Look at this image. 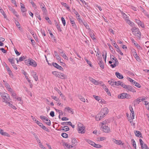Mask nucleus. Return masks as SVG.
<instances>
[{
	"label": "nucleus",
	"mask_w": 149,
	"mask_h": 149,
	"mask_svg": "<svg viewBox=\"0 0 149 149\" xmlns=\"http://www.w3.org/2000/svg\"><path fill=\"white\" fill-rule=\"evenodd\" d=\"M52 74L55 75L56 77L62 79H64L65 78V76L63 73L58 72L54 71L52 72Z\"/></svg>",
	"instance_id": "nucleus-4"
},
{
	"label": "nucleus",
	"mask_w": 149,
	"mask_h": 149,
	"mask_svg": "<svg viewBox=\"0 0 149 149\" xmlns=\"http://www.w3.org/2000/svg\"><path fill=\"white\" fill-rule=\"evenodd\" d=\"M108 83L112 86H113L115 84V82L111 81H109Z\"/></svg>",
	"instance_id": "nucleus-56"
},
{
	"label": "nucleus",
	"mask_w": 149,
	"mask_h": 149,
	"mask_svg": "<svg viewBox=\"0 0 149 149\" xmlns=\"http://www.w3.org/2000/svg\"><path fill=\"white\" fill-rule=\"evenodd\" d=\"M29 65L33 67H36L37 66V64L36 62L35 61L32 59H31Z\"/></svg>",
	"instance_id": "nucleus-12"
},
{
	"label": "nucleus",
	"mask_w": 149,
	"mask_h": 149,
	"mask_svg": "<svg viewBox=\"0 0 149 149\" xmlns=\"http://www.w3.org/2000/svg\"><path fill=\"white\" fill-rule=\"evenodd\" d=\"M89 79L95 85H97L99 84V83L97 81L91 77H89Z\"/></svg>",
	"instance_id": "nucleus-18"
},
{
	"label": "nucleus",
	"mask_w": 149,
	"mask_h": 149,
	"mask_svg": "<svg viewBox=\"0 0 149 149\" xmlns=\"http://www.w3.org/2000/svg\"><path fill=\"white\" fill-rule=\"evenodd\" d=\"M134 85L139 88L141 87V86L140 84L139 83H137L136 82Z\"/></svg>",
	"instance_id": "nucleus-63"
},
{
	"label": "nucleus",
	"mask_w": 149,
	"mask_h": 149,
	"mask_svg": "<svg viewBox=\"0 0 149 149\" xmlns=\"http://www.w3.org/2000/svg\"><path fill=\"white\" fill-rule=\"evenodd\" d=\"M8 60L9 62L11 63L12 65L15 63V61L14 60L13 58H8Z\"/></svg>",
	"instance_id": "nucleus-32"
},
{
	"label": "nucleus",
	"mask_w": 149,
	"mask_h": 149,
	"mask_svg": "<svg viewBox=\"0 0 149 149\" xmlns=\"http://www.w3.org/2000/svg\"><path fill=\"white\" fill-rule=\"evenodd\" d=\"M61 4L64 6L67 9H69V7L68 6V5L65 3H64L63 2H61Z\"/></svg>",
	"instance_id": "nucleus-37"
},
{
	"label": "nucleus",
	"mask_w": 149,
	"mask_h": 149,
	"mask_svg": "<svg viewBox=\"0 0 149 149\" xmlns=\"http://www.w3.org/2000/svg\"><path fill=\"white\" fill-rule=\"evenodd\" d=\"M32 76L34 79L36 81L38 80V78L37 75L36 74V72H34L33 71H32L31 72Z\"/></svg>",
	"instance_id": "nucleus-17"
},
{
	"label": "nucleus",
	"mask_w": 149,
	"mask_h": 149,
	"mask_svg": "<svg viewBox=\"0 0 149 149\" xmlns=\"http://www.w3.org/2000/svg\"><path fill=\"white\" fill-rule=\"evenodd\" d=\"M93 97L95 99L99 102H101L102 101V100L100 99V97L98 96H96L95 95H93Z\"/></svg>",
	"instance_id": "nucleus-33"
},
{
	"label": "nucleus",
	"mask_w": 149,
	"mask_h": 149,
	"mask_svg": "<svg viewBox=\"0 0 149 149\" xmlns=\"http://www.w3.org/2000/svg\"><path fill=\"white\" fill-rule=\"evenodd\" d=\"M40 5L42 11L45 13L47 11V10L45 5L43 3H40Z\"/></svg>",
	"instance_id": "nucleus-13"
},
{
	"label": "nucleus",
	"mask_w": 149,
	"mask_h": 149,
	"mask_svg": "<svg viewBox=\"0 0 149 149\" xmlns=\"http://www.w3.org/2000/svg\"><path fill=\"white\" fill-rule=\"evenodd\" d=\"M139 140L141 149H149L146 144L144 143L143 142L141 139H140Z\"/></svg>",
	"instance_id": "nucleus-7"
},
{
	"label": "nucleus",
	"mask_w": 149,
	"mask_h": 149,
	"mask_svg": "<svg viewBox=\"0 0 149 149\" xmlns=\"http://www.w3.org/2000/svg\"><path fill=\"white\" fill-rule=\"evenodd\" d=\"M57 29H58V30L59 31H61L62 30L61 29V28L60 27L59 25L58 24V25L56 26Z\"/></svg>",
	"instance_id": "nucleus-61"
},
{
	"label": "nucleus",
	"mask_w": 149,
	"mask_h": 149,
	"mask_svg": "<svg viewBox=\"0 0 149 149\" xmlns=\"http://www.w3.org/2000/svg\"><path fill=\"white\" fill-rule=\"evenodd\" d=\"M84 59L87 62V64H88L90 67H92V66L91 63V62L90 61H88L86 57L84 58Z\"/></svg>",
	"instance_id": "nucleus-34"
},
{
	"label": "nucleus",
	"mask_w": 149,
	"mask_h": 149,
	"mask_svg": "<svg viewBox=\"0 0 149 149\" xmlns=\"http://www.w3.org/2000/svg\"><path fill=\"white\" fill-rule=\"evenodd\" d=\"M0 95L1 97H8V94L5 93H1Z\"/></svg>",
	"instance_id": "nucleus-29"
},
{
	"label": "nucleus",
	"mask_w": 149,
	"mask_h": 149,
	"mask_svg": "<svg viewBox=\"0 0 149 149\" xmlns=\"http://www.w3.org/2000/svg\"><path fill=\"white\" fill-rule=\"evenodd\" d=\"M69 19L70 20V22L71 24L72 25V26L74 27H77L76 26V25L75 22H74V20L75 19L73 18L69 17Z\"/></svg>",
	"instance_id": "nucleus-19"
},
{
	"label": "nucleus",
	"mask_w": 149,
	"mask_h": 149,
	"mask_svg": "<svg viewBox=\"0 0 149 149\" xmlns=\"http://www.w3.org/2000/svg\"><path fill=\"white\" fill-rule=\"evenodd\" d=\"M51 97L54 100H55L56 101H58V98H57V97L56 96H52Z\"/></svg>",
	"instance_id": "nucleus-57"
},
{
	"label": "nucleus",
	"mask_w": 149,
	"mask_h": 149,
	"mask_svg": "<svg viewBox=\"0 0 149 149\" xmlns=\"http://www.w3.org/2000/svg\"><path fill=\"white\" fill-rule=\"evenodd\" d=\"M77 20L78 21L79 23L80 24H81V23H83V21L79 17H77Z\"/></svg>",
	"instance_id": "nucleus-50"
},
{
	"label": "nucleus",
	"mask_w": 149,
	"mask_h": 149,
	"mask_svg": "<svg viewBox=\"0 0 149 149\" xmlns=\"http://www.w3.org/2000/svg\"><path fill=\"white\" fill-rule=\"evenodd\" d=\"M118 98L119 99L126 98L128 99L131 98V96L127 93H123L118 95Z\"/></svg>",
	"instance_id": "nucleus-5"
},
{
	"label": "nucleus",
	"mask_w": 149,
	"mask_h": 149,
	"mask_svg": "<svg viewBox=\"0 0 149 149\" xmlns=\"http://www.w3.org/2000/svg\"><path fill=\"white\" fill-rule=\"evenodd\" d=\"M131 142H132V144L134 148V149H136V145L134 140L133 139H132Z\"/></svg>",
	"instance_id": "nucleus-30"
},
{
	"label": "nucleus",
	"mask_w": 149,
	"mask_h": 149,
	"mask_svg": "<svg viewBox=\"0 0 149 149\" xmlns=\"http://www.w3.org/2000/svg\"><path fill=\"white\" fill-rule=\"evenodd\" d=\"M56 112H58L59 114L60 115H63V112L62 111L60 110H59L57 109H55Z\"/></svg>",
	"instance_id": "nucleus-53"
},
{
	"label": "nucleus",
	"mask_w": 149,
	"mask_h": 149,
	"mask_svg": "<svg viewBox=\"0 0 149 149\" xmlns=\"http://www.w3.org/2000/svg\"><path fill=\"white\" fill-rule=\"evenodd\" d=\"M16 99H17V100L19 101H20V102H19L20 103L22 104L23 103V101L22 100V99L21 97H17V98H16Z\"/></svg>",
	"instance_id": "nucleus-60"
},
{
	"label": "nucleus",
	"mask_w": 149,
	"mask_h": 149,
	"mask_svg": "<svg viewBox=\"0 0 149 149\" xmlns=\"http://www.w3.org/2000/svg\"><path fill=\"white\" fill-rule=\"evenodd\" d=\"M82 23L87 29H89V26L86 22H83Z\"/></svg>",
	"instance_id": "nucleus-45"
},
{
	"label": "nucleus",
	"mask_w": 149,
	"mask_h": 149,
	"mask_svg": "<svg viewBox=\"0 0 149 149\" xmlns=\"http://www.w3.org/2000/svg\"><path fill=\"white\" fill-rule=\"evenodd\" d=\"M134 56L137 61H139L140 60V58L138 54L134 55Z\"/></svg>",
	"instance_id": "nucleus-58"
},
{
	"label": "nucleus",
	"mask_w": 149,
	"mask_h": 149,
	"mask_svg": "<svg viewBox=\"0 0 149 149\" xmlns=\"http://www.w3.org/2000/svg\"><path fill=\"white\" fill-rule=\"evenodd\" d=\"M104 91L107 92V94L109 96H111V93L110 92L109 89L107 88H106V89H105Z\"/></svg>",
	"instance_id": "nucleus-43"
},
{
	"label": "nucleus",
	"mask_w": 149,
	"mask_h": 149,
	"mask_svg": "<svg viewBox=\"0 0 149 149\" xmlns=\"http://www.w3.org/2000/svg\"><path fill=\"white\" fill-rule=\"evenodd\" d=\"M54 89L61 96H62V95H63L61 93V92L60 91V90L57 88H54Z\"/></svg>",
	"instance_id": "nucleus-31"
},
{
	"label": "nucleus",
	"mask_w": 149,
	"mask_h": 149,
	"mask_svg": "<svg viewBox=\"0 0 149 149\" xmlns=\"http://www.w3.org/2000/svg\"><path fill=\"white\" fill-rule=\"evenodd\" d=\"M116 75L118 78L120 79H122L123 78V75L119 73L118 72H116L115 73Z\"/></svg>",
	"instance_id": "nucleus-22"
},
{
	"label": "nucleus",
	"mask_w": 149,
	"mask_h": 149,
	"mask_svg": "<svg viewBox=\"0 0 149 149\" xmlns=\"http://www.w3.org/2000/svg\"><path fill=\"white\" fill-rule=\"evenodd\" d=\"M61 19L63 25L65 26V21L64 18L63 17H62Z\"/></svg>",
	"instance_id": "nucleus-51"
},
{
	"label": "nucleus",
	"mask_w": 149,
	"mask_h": 149,
	"mask_svg": "<svg viewBox=\"0 0 149 149\" xmlns=\"http://www.w3.org/2000/svg\"><path fill=\"white\" fill-rule=\"evenodd\" d=\"M4 84L6 88L8 91L10 92H12V89H11L10 85L7 82H5V83H4Z\"/></svg>",
	"instance_id": "nucleus-14"
},
{
	"label": "nucleus",
	"mask_w": 149,
	"mask_h": 149,
	"mask_svg": "<svg viewBox=\"0 0 149 149\" xmlns=\"http://www.w3.org/2000/svg\"><path fill=\"white\" fill-rule=\"evenodd\" d=\"M109 112V110L107 107H104L102 109L99 114L96 117L97 120H100L106 116Z\"/></svg>",
	"instance_id": "nucleus-1"
},
{
	"label": "nucleus",
	"mask_w": 149,
	"mask_h": 149,
	"mask_svg": "<svg viewBox=\"0 0 149 149\" xmlns=\"http://www.w3.org/2000/svg\"><path fill=\"white\" fill-rule=\"evenodd\" d=\"M135 46H136L137 48L138 49H142V48L137 43L135 44Z\"/></svg>",
	"instance_id": "nucleus-64"
},
{
	"label": "nucleus",
	"mask_w": 149,
	"mask_h": 149,
	"mask_svg": "<svg viewBox=\"0 0 149 149\" xmlns=\"http://www.w3.org/2000/svg\"><path fill=\"white\" fill-rule=\"evenodd\" d=\"M93 146L97 148H101L102 147L101 145L99 144H96L95 143V144Z\"/></svg>",
	"instance_id": "nucleus-41"
},
{
	"label": "nucleus",
	"mask_w": 149,
	"mask_h": 149,
	"mask_svg": "<svg viewBox=\"0 0 149 149\" xmlns=\"http://www.w3.org/2000/svg\"><path fill=\"white\" fill-rule=\"evenodd\" d=\"M52 65L55 68H56L58 69L61 71H63V68L61 66L59 65L58 64L56 63H52Z\"/></svg>",
	"instance_id": "nucleus-11"
},
{
	"label": "nucleus",
	"mask_w": 149,
	"mask_h": 149,
	"mask_svg": "<svg viewBox=\"0 0 149 149\" xmlns=\"http://www.w3.org/2000/svg\"><path fill=\"white\" fill-rule=\"evenodd\" d=\"M71 144L73 146L76 145L77 142L76 139L75 138H73L72 139Z\"/></svg>",
	"instance_id": "nucleus-28"
},
{
	"label": "nucleus",
	"mask_w": 149,
	"mask_h": 149,
	"mask_svg": "<svg viewBox=\"0 0 149 149\" xmlns=\"http://www.w3.org/2000/svg\"><path fill=\"white\" fill-rule=\"evenodd\" d=\"M102 130L104 132L106 133H108L110 132V129L109 127L107 126H103L102 127Z\"/></svg>",
	"instance_id": "nucleus-9"
},
{
	"label": "nucleus",
	"mask_w": 149,
	"mask_h": 149,
	"mask_svg": "<svg viewBox=\"0 0 149 149\" xmlns=\"http://www.w3.org/2000/svg\"><path fill=\"white\" fill-rule=\"evenodd\" d=\"M112 141L113 142L118 145H120L122 143V141L120 140H117L114 139H113Z\"/></svg>",
	"instance_id": "nucleus-27"
},
{
	"label": "nucleus",
	"mask_w": 149,
	"mask_h": 149,
	"mask_svg": "<svg viewBox=\"0 0 149 149\" xmlns=\"http://www.w3.org/2000/svg\"><path fill=\"white\" fill-rule=\"evenodd\" d=\"M31 58L27 60H26L25 61V63L26 65H29L30 62V60Z\"/></svg>",
	"instance_id": "nucleus-39"
},
{
	"label": "nucleus",
	"mask_w": 149,
	"mask_h": 149,
	"mask_svg": "<svg viewBox=\"0 0 149 149\" xmlns=\"http://www.w3.org/2000/svg\"><path fill=\"white\" fill-rule=\"evenodd\" d=\"M42 129H43L44 130H45L47 132H49V130L48 129V128H47L46 127H45V126H44V125H43V126L42 127Z\"/></svg>",
	"instance_id": "nucleus-49"
},
{
	"label": "nucleus",
	"mask_w": 149,
	"mask_h": 149,
	"mask_svg": "<svg viewBox=\"0 0 149 149\" xmlns=\"http://www.w3.org/2000/svg\"><path fill=\"white\" fill-rule=\"evenodd\" d=\"M120 85L123 88H125L126 87L127 85L125 84L123 82H121Z\"/></svg>",
	"instance_id": "nucleus-52"
},
{
	"label": "nucleus",
	"mask_w": 149,
	"mask_h": 149,
	"mask_svg": "<svg viewBox=\"0 0 149 149\" xmlns=\"http://www.w3.org/2000/svg\"><path fill=\"white\" fill-rule=\"evenodd\" d=\"M15 23L17 27L18 28L20 29L21 28V27L19 22L18 21L15 20Z\"/></svg>",
	"instance_id": "nucleus-36"
},
{
	"label": "nucleus",
	"mask_w": 149,
	"mask_h": 149,
	"mask_svg": "<svg viewBox=\"0 0 149 149\" xmlns=\"http://www.w3.org/2000/svg\"><path fill=\"white\" fill-rule=\"evenodd\" d=\"M4 65L6 68V69L7 70V71H8V72L9 75H10L11 74H12V72L7 65L6 64H5V65Z\"/></svg>",
	"instance_id": "nucleus-26"
},
{
	"label": "nucleus",
	"mask_w": 149,
	"mask_h": 149,
	"mask_svg": "<svg viewBox=\"0 0 149 149\" xmlns=\"http://www.w3.org/2000/svg\"><path fill=\"white\" fill-rule=\"evenodd\" d=\"M126 87H126L125 89L128 91H130L133 93L136 92V91L135 89L131 86L129 85H127Z\"/></svg>",
	"instance_id": "nucleus-10"
},
{
	"label": "nucleus",
	"mask_w": 149,
	"mask_h": 149,
	"mask_svg": "<svg viewBox=\"0 0 149 149\" xmlns=\"http://www.w3.org/2000/svg\"><path fill=\"white\" fill-rule=\"evenodd\" d=\"M120 12L122 14V15L123 16V18L126 22L127 23L129 24L131 26H132V27H134V23L133 22H131L129 19V15L128 14H127H127L124 13L122 11H120Z\"/></svg>",
	"instance_id": "nucleus-2"
},
{
	"label": "nucleus",
	"mask_w": 149,
	"mask_h": 149,
	"mask_svg": "<svg viewBox=\"0 0 149 149\" xmlns=\"http://www.w3.org/2000/svg\"><path fill=\"white\" fill-rule=\"evenodd\" d=\"M141 97H139L133 101L134 105L137 103L139 104L140 102H141Z\"/></svg>",
	"instance_id": "nucleus-25"
},
{
	"label": "nucleus",
	"mask_w": 149,
	"mask_h": 149,
	"mask_svg": "<svg viewBox=\"0 0 149 149\" xmlns=\"http://www.w3.org/2000/svg\"><path fill=\"white\" fill-rule=\"evenodd\" d=\"M68 135L65 133H63L61 134L62 136L64 138H67L68 137Z\"/></svg>",
	"instance_id": "nucleus-42"
},
{
	"label": "nucleus",
	"mask_w": 149,
	"mask_h": 149,
	"mask_svg": "<svg viewBox=\"0 0 149 149\" xmlns=\"http://www.w3.org/2000/svg\"><path fill=\"white\" fill-rule=\"evenodd\" d=\"M11 93L12 94L11 95L13 97V98H15V99L16 98V93H14L13 92V90H12V92H11Z\"/></svg>",
	"instance_id": "nucleus-55"
},
{
	"label": "nucleus",
	"mask_w": 149,
	"mask_h": 149,
	"mask_svg": "<svg viewBox=\"0 0 149 149\" xmlns=\"http://www.w3.org/2000/svg\"><path fill=\"white\" fill-rule=\"evenodd\" d=\"M99 62L98 63L99 65L102 69H104V64L102 61L101 57L99 58Z\"/></svg>",
	"instance_id": "nucleus-16"
},
{
	"label": "nucleus",
	"mask_w": 149,
	"mask_h": 149,
	"mask_svg": "<svg viewBox=\"0 0 149 149\" xmlns=\"http://www.w3.org/2000/svg\"><path fill=\"white\" fill-rule=\"evenodd\" d=\"M110 58L111 59L112 61H113V60H114L116 58L114 57L113 55H110Z\"/></svg>",
	"instance_id": "nucleus-59"
},
{
	"label": "nucleus",
	"mask_w": 149,
	"mask_h": 149,
	"mask_svg": "<svg viewBox=\"0 0 149 149\" xmlns=\"http://www.w3.org/2000/svg\"><path fill=\"white\" fill-rule=\"evenodd\" d=\"M25 58L24 57V56H21L19 58V61H21L25 59Z\"/></svg>",
	"instance_id": "nucleus-62"
},
{
	"label": "nucleus",
	"mask_w": 149,
	"mask_h": 149,
	"mask_svg": "<svg viewBox=\"0 0 149 149\" xmlns=\"http://www.w3.org/2000/svg\"><path fill=\"white\" fill-rule=\"evenodd\" d=\"M78 132L79 133L83 134L85 132V127L83 126V125L80 123L78 124Z\"/></svg>",
	"instance_id": "nucleus-6"
},
{
	"label": "nucleus",
	"mask_w": 149,
	"mask_h": 149,
	"mask_svg": "<svg viewBox=\"0 0 149 149\" xmlns=\"http://www.w3.org/2000/svg\"><path fill=\"white\" fill-rule=\"evenodd\" d=\"M37 124L39 125L41 127H42L43 126V125L39 121H38L36 122V123Z\"/></svg>",
	"instance_id": "nucleus-46"
},
{
	"label": "nucleus",
	"mask_w": 149,
	"mask_h": 149,
	"mask_svg": "<svg viewBox=\"0 0 149 149\" xmlns=\"http://www.w3.org/2000/svg\"><path fill=\"white\" fill-rule=\"evenodd\" d=\"M134 133L135 135L137 137H141V133L140 132L136 130L134 131Z\"/></svg>",
	"instance_id": "nucleus-23"
},
{
	"label": "nucleus",
	"mask_w": 149,
	"mask_h": 149,
	"mask_svg": "<svg viewBox=\"0 0 149 149\" xmlns=\"http://www.w3.org/2000/svg\"><path fill=\"white\" fill-rule=\"evenodd\" d=\"M90 34L91 38L93 40L95 39V36L92 32H90Z\"/></svg>",
	"instance_id": "nucleus-38"
},
{
	"label": "nucleus",
	"mask_w": 149,
	"mask_h": 149,
	"mask_svg": "<svg viewBox=\"0 0 149 149\" xmlns=\"http://www.w3.org/2000/svg\"><path fill=\"white\" fill-rule=\"evenodd\" d=\"M131 30L133 34L137 38H140L141 37V32L138 29L135 27H133L131 29Z\"/></svg>",
	"instance_id": "nucleus-3"
},
{
	"label": "nucleus",
	"mask_w": 149,
	"mask_h": 149,
	"mask_svg": "<svg viewBox=\"0 0 149 149\" xmlns=\"http://www.w3.org/2000/svg\"><path fill=\"white\" fill-rule=\"evenodd\" d=\"M3 102L6 103H8V102H9L10 100V98L9 95H8V97H3Z\"/></svg>",
	"instance_id": "nucleus-21"
},
{
	"label": "nucleus",
	"mask_w": 149,
	"mask_h": 149,
	"mask_svg": "<svg viewBox=\"0 0 149 149\" xmlns=\"http://www.w3.org/2000/svg\"><path fill=\"white\" fill-rule=\"evenodd\" d=\"M65 109H67V111L68 112H70L72 113H73L72 110L69 107H68L67 108L66 107Z\"/></svg>",
	"instance_id": "nucleus-44"
},
{
	"label": "nucleus",
	"mask_w": 149,
	"mask_h": 149,
	"mask_svg": "<svg viewBox=\"0 0 149 149\" xmlns=\"http://www.w3.org/2000/svg\"><path fill=\"white\" fill-rule=\"evenodd\" d=\"M79 98L82 101L85 102V100L84 98L81 95L78 96Z\"/></svg>",
	"instance_id": "nucleus-35"
},
{
	"label": "nucleus",
	"mask_w": 149,
	"mask_h": 149,
	"mask_svg": "<svg viewBox=\"0 0 149 149\" xmlns=\"http://www.w3.org/2000/svg\"><path fill=\"white\" fill-rule=\"evenodd\" d=\"M135 21L138 25H140L142 28L144 27V25L142 24L140 20L137 19H136Z\"/></svg>",
	"instance_id": "nucleus-24"
},
{
	"label": "nucleus",
	"mask_w": 149,
	"mask_h": 149,
	"mask_svg": "<svg viewBox=\"0 0 149 149\" xmlns=\"http://www.w3.org/2000/svg\"><path fill=\"white\" fill-rule=\"evenodd\" d=\"M113 61V62L114 63V64H116V63H117V64H116V65H118L119 63H118V61L116 58L114 60H113V61Z\"/></svg>",
	"instance_id": "nucleus-54"
},
{
	"label": "nucleus",
	"mask_w": 149,
	"mask_h": 149,
	"mask_svg": "<svg viewBox=\"0 0 149 149\" xmlns=\"http://www.w3.org/2000/svg\"><path fill=\"white\" fill-rule=\"evenodd\" d=\"M59 52L61 54V56L65 59L67 60H68V58L67 56L62 50L60 49V51H59Z\"/></svg>",
	"instance_id": "nucleus-15"
},
{
	"label": "nucleus",
	"mask_w": 149,
	"mask_h": 149,
	"mask_svg": "<svg viewBox=\"0 0 149 149\" xmlns=\"http://www.w3.org/2000/svg\"><path fill=\"white\" fill-rule=\"evenodd\" d=\"M40 118L42 120H45L46 121H49L48 122H47L46 123V124L50 126L51 125V121L50 120L48 119L45 116H40Z\"/></svg>",
	"instance_id": "nucleus-8"
},
{
	"label": "nucleus",
	"mask_w": 149,
	"mask_h": 149,
	"mask_svg": "<svg viewBox=\"0 0 149 149\" xmlns=\"http://www.w3.org/2000/svg\"><path fill=\"white\" fill-rule=\"evenodd\" d=\"M88 142L89 144L93 146L94 145L95 143L94 142L90 140H88Z\"/></svg>",
	"instance_id": "nucleus-48"
},
{
	"label": "nucleus",
	"mask_w": 149,
	"mask_h": 149,
	"mask_svg": "<svg viewBox=\"0 0 149 149\" xmlns=\"http://www.w3.org/2000/svg\"><path fill=\"white\" fill-rule=\"evenodd\" d=\"M121 81H115V82L114 85L116 86H119L121 84Z\"/></svg>",
	"instance_id": "nucleus-47"
},
{
	"label": "nucleus",
	"mask_w": 149,
	"mask_h": 149,
	"mask_svg": "<svg viewBox=\"0 0 149 149\" xmlns=\"http://www.w3.org/2000/svg\"><path fill=\"white\" fill-rule=\"evenodd\" d=\"M63 128V129L62 130L65 131H67L69 130V128L67 126H64Z\"/></svg>",
	"instance_id": "nucleus-40"
},
{
	"label": "nucleus",
	"mask_w": 149,
	"mask_h": 149,
	"mask_svg": "<svg viewBox=\"0 0 149 149\" xmlns=\"http://www.w3.org/2000/svg\"><path fill=\"white\" fill-rule=\"evenodd\" d=\"M0 133L2 135H3L4 136H6L8 137H10V135L7 132H3V130L2 129L0 131Z\"/></svg>",
	"instance_id": "nucleus-20"
}]
</instances>
